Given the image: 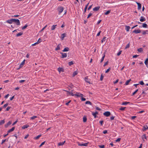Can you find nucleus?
I'll list each match as a JSON object with an SVG mask.
<instances>
[{"label":"nucleus","instance_id":"1","mask_svg":"<svg viewBox=\"0 0 148 148\" xmlns=\"http://www.w3.org/2000/svg\"><path fill=\"white\" fill-rule=\"evenodd\" d=\"M58 11L59 12V14H60L64 10V8L62 6H60L58 8Z\"/></svg>","mask_w":148,"mask_h":148},{"label":"nucleus","instance_id":"2","mask_svg":"<svg viewBox=\"0 0 148 148\" xmlns=\"http://www.w3.org/2000/svg\"><path fill=\"white\" fill-rule=\"evenodd\" d=\"M13 21L14 23H15L17 25H20V22L19 20L18 19H15L13 18Z\"/></svg>","mask_w":148,"mask_h":148},{"label":"nucleus","instance_id":"3","mask_svg":"<svg viewBox=\"0 0 148 148\" xmlns=\"http://www.w3.org/2000/svg\"><path fill=\"white\" fill-rule=\"evenodd\" d=\"M103 114L107 116H108L110 115V112L109 111H106L103 113Z\"/></svg>","mask_w":148,"mask_h":148},{"label":"nucleus","instance_id":"4","mask_svg":"<svg viewBox=\"0 0 148 148\" xmlns=\"http://www.w3.org/2000/svg\"><path fill=\"white\" fill-rule=\"evenodd\" d=\"M77 97H82L83 96V95L82 94H80L79 92H76L75 95Z\"/></svg>","mask_w":148,"mask_h":148},{"label":"nucleus","instance_id":"5","mask_svg":"<svg viewBox=\"0 0 148 148\" xmlns=\"http://www.w3.org/2000/svg\"><path fill=\"white\" fill-rule=\"evenodd\" d=\"M60 53L62 54V56H61V58H64L67 57V55L66 53Z\"/></svg>","mask_w":148,"mask_h":148},{"label":"nucleus","instance_id":"6","mask_svg":"<svg viewBox=\"0 0 148 148\" xmlns=\"http://www.w3.org/2000/svg\"><path fill=\"white\" fill-rule=\"evenodd\" d=\"M78 145L79 146H87L88 145V143H78Z\"/></svg>","mask_w":148,"mask_h":148},{"label":"nucleus","instance_id":"7","mask_svg":"<svg viewBox=\"0 0 148 148\" xmlns=\"http://www.w3.org/2000/svg\"><path fill=\"white\" fill-rule=\"evenodd\" d=\"M12 123V121H10L8 122L6 124H5V128H7Z\"/></svg>","mask_w":148,"mask_h":148},{"label":"nucleus","instance_id":"8","mask_svg":"<svg viewBox=\"0 0 148 148\" xmlns=\"http://www.w3.org/2000/svg\"><path fill=\"white\" fill-rule=\"evenodd\" d=\"M140 32L141 31L140 29H135L133 31L132 33L137 34L140 33Z\"/></svg>","mask_w":148,"mask_h":148},{"label":"nucleus","instance_id":"9","mask_svg":"<svg viewBox=\"0 0 148 148\" xmlns=\"http://www.w3.org/2000/svg\"><path fill=\"white\" fill-rule=\"evenodd\" d=\"M61 46V44H59L57 46L56 48L55 49V50L56 51L60 49V47Z\"/></svg>","mask_w":148,"mask_h":148},{"label":"nucleus","instance_id":"10","mask_svg":"<svg viewBox=\"0 0 148 148\" xmlns=\"http://www.w3.org/2000/svg\"><path fill=\"white\" fill-rule=\"evenodd\" d=\"M100 7L99 6H98L97 7H95L93 9V11H98L100 8Z\"/></svg>","mask_w":148,"mask_h":148},{"label":"nucleus","instance_id":"11","mask_svg":"<svg viewBox=\"0 0 148 148\" xmlns=\"http://www.w3.org/2000/svg\"><path fill=\"white\" fill-rule=\"evenodd\" d=\"M13 18H11L10 19L8 20L6 22L9 24H11L12 23V22H13Z\"/></svg>","mask_w":148,"mask_h":148},{"label":"nucleus","instance_id":"12","mask_svg":"<svg viewBox=\"0 0 148 148\" xmlns=\"http://www.w3.org/2000/svg\"><path fill=\"white\" fill-rule=\"evenodd\" d=\"M85 80L87 83H88L89 84H90V82L89 81V79H88V76H86L85 77Z\"/></svg>","mask_w":148,"mask_h":148},{"label":"nucleus","instance_id":"13","mask_svg":"<svg viewBox=\"0 0 148 148\" xmlns=\"http://www.w3.org/2000/svg\"><path fill=\"white\" fill-rule=\"evenodd\" d=\"M136 3L138 5V9L139 10H140L141 8V5L140 3L138 2H136Z\"/></svg>","mask_w":148,"mask_h":148},{"label":"nucleus","instance_id":"14","mask_svg":"<svg viewBox=\"0 0 148 148\" xmlns=\"http://www.w3.org/2000/svg\"><path fill=\"white\" fill-rule=\"evenodd\" d=\"M66 34L65 33H63L61 35V39L62 40H63L64 38L66 36Z\"/></svg>","mask_w":148,"mask_h":148},{"label":"nucleus","instance_id":"15","mask_svg":"<svg viewBox=\"0 0 148 148\" xmlns=\"http://www.w3.org/2000/svg\"><path fill=\"white\" fill-rule=\"evenodd\" d=\"M97 114H98V112L97 111H96L95 112H92V114L94 116L95 118L97 117L96 115Z\"/></svg>","mask_w":148,"mask_h":148},{"label":"nucleus","instance_id":"16","mask_svg":"<svg viewBox=\"0 0 148 148\" xmlns=\"http://www.w3.org/2000/svg\"><path fill=\"white\" fill-rule=\"evenodd\" d=\"M15 127H12L11 129H10V130L8 131V133H9L13 131L15 129Z\"/></svg>","mask_w":148,"mask_h":148},{"label":"nucleus","instance_id":"17","mask_svg":"<svg viewBox=\"0 0 148 148\" xmlns=\"http://www.w3.org/2000/svg\"><path fill=\"white\" fill-rule=\"evenodd\" d=\"M145 64L146 65V66L147 67H148V58H146V60H145Z\"/></svg>","mask_w":148,"mask_h":148},{"label":"nucleus","instance_id":"18","mask_svg":"<svg viewBox=\"0 0 148 148\" xmlns=\"http://www.w3.org/2000/svg\"><path fill=\"white\" fill-rule=\"evenodd\" d=\"M69 50V48L68 47H66L64 48V50L62 51L63 52H66L68 51Z\"/></svg>","mask_w":148,"mask_h":148},{"label":"nucleus","instance_id":"19","mask_svg":"<svg viewBox=\"0 0 148 148\" xmlns=\"http://www.w3.org/2000/svg\"><path fill=\"white\" fill-rule=\"evenodd\" d=\"M25 60H24L21 63V64L20 65V68L22 67V66L25 63Z\"/></svg>","mask_w":148,"mask_h":148},{"label":"nucleus","instance_id":"20","mask_svg":"<svg viewBox=\"0 0 148 148\" xmlns=\"http://www.w3.org/2000/svg\"><path fill=\"white\" fill-rule=\"evenodd\" d=\"M29 127V125H25L22 127V128L23 129H24L25 128H27Z\"/></svg>","mask_w":148,"mask_h":148},{"label":"nucleus","instance_id":"21","mask_svg":"<svg viewBox=\"0 0 148 148\" xmlns=\"http://www.w3.org/2000/svg\"><path fill=\"white\" fill-rule=\"evenodd\" d=\"M148 129V127L146 125L143 127V131H145L147 130Z\"/></svg>","mask_w":148,"mask_h":148},{"label":"nucleus","instance_id":"22","mask_svg":"<svg viewBox=\"0 0 148 148\" xmlns=\"http://www.w3.org/2000/svg\"><path fill=\"white\" fill-rule=\"evenodd\" d=\"M66 92H67L68 93H69V94L71 95L72 96H74L75 95V94H73V92H69V91H67L66 90H64Z\"/></svg>","mask_w":148,"mask_h":148},{"label":"nucleus","instance_id":"23","mask_svg":"<svg viewBox=\"0 0 148 148\" xmlns=\"http://www.w3.org/2000/svg\"><path fill=\"white\" fill-rule=\"evenodd\" d=\"M87 121V118L86 116H84L83 117V121L84 122H86Z\"/></svg>","mask_w":148,"mask_h":148},{"label":"nucleus","instance_id":"24","mask_svg":"<svg viewBox=\"0 0 148 148\" xmlns=\"http://www.w3.org/2000/svg\"><path fill=\"white\" fill-rule=\"evenodd\" d=\"M65 142V141H64L63 142H60L58 143V145L59 146H62L63 145L64 143Z\"/></svg>","mask_w":148,"mask_h":148},{"label":"nucleus","instance_id":"25","mask_svg":"<svg viewBox=\"0 0 148 148\" xmlns=\"http://www.w3.org/2000/svg\"><path fill=\"white\" fill-rule=\"evenodd\" d=\"M130 29V27L129 26H125V29L126 31L128 32L129 31Z\"/></svg>","mask_w":148,"mask_h":148},{"label":"nucleus","instance_id":"26","mask_svg":"<svg viewBox=\"0 0 148 148\" xmlns=\"http://www.w3.org/2000/svg\"><path fill=\"white\" fill-rule=\"evenodd\" d=\"M5 122V121L4 120H1L0 121V125H2L4 124Z\"/></svg>","mask_w":148,"mask_h":148},{"label":"nucleus","instance_id":"27","mask_svg":"<svg viewBox=\"0 0 148 148\" xmlns=\"http://www.w3.org/2000/svg\"><path fill=\"white\" fill-rule=\"evenodd\" d=\"M131 79H129L128 80H127L125 83V85H127L129 84V83L131 81Z\"/></svg>","mask_w":148,"mask_h":148},{"label":"nucleus","instance_id":"28","mask_svg":"<svg viewBox=\"0 0 148 148\" xmlns=\"http://www.w3.org/2000/svg\"><path fill=\"white\" fill-rule=\"evenodd\" d=\"M23 34V32H20V33H18L16 35V36L17 37H18L22 35Z\"/></svg>","mask_w":148,"mask_h":148},{"label":"nucleus","instance_id":"29","mask_svg":"<svg viewBox=\"0 0 148 148\" xmlns=\"http://www.w3.org/2000/svg\"><path fill=\"white\" fill-rule=\"evenodd\" d=\"M130 103V102H123L122 104V105H126L127 104H129Z\"/></svg>","mask_w":148,"mask_h":148},{"label":"nucleus","instance_id":"30","mask_svg":"<svg viewBox=\"0 0 148 148\" xmlns=\"http://www.w3.org/2000/svg\"><path fill=\"white\" fill-rule=\"evenodd\" d=\"M89 3H88L85 6V9H84V13H85L86 12V10L87 9V7H88V4H89Z\"/></svg>","mask_w":148,"mask_h":148},{"label":"nucleus","instance_id":"31","mask_svg":"<svg viewBox=\"0 0 148 148\" xmlns=\"http://www.w3.org/2000/svg\"><path fill=\"white\" fill-rule=\"evenodd\" d=\"M147 25L145 23H143L142 25V27L144 28H147Z\"/></svg>","mask_w":148,"mask_h":148},{"label":"nucleus","instance_id":"32","mask_svg":"<svg viewBox=\"0 0 148 148\" xmlns=\"http://www.w3.org/2000/svg\"><path fill=\"white\" fill-rule=\"evenodd\" d=\"M57 26V25H53L51 27V30H53L55 29L56 28V26Z\"/></svg>","mask_w":148,"mask_h":148},{"label":"nucleus","instance_id":"33","mask_svg":"<svg viewBox=\"0 0 148 148\" xmlns=\"http://www.w3.org/2000/svg\"><path fill=\"white\" fill-rule=\"evenodd\" d=\"M140 21L141 22H144L146 21V19L145 18H141L140 19Z\"/></svg>","mask_w":148,"mask_h":148},{"label":"nucleus","instance_id":"34","mask_svg":"<svg viewBox=\"0 0 148 148\" xmlns=\"http://www.w3.org/2000/svg\"><path fill=\"white\" fill-rule=\"evenodd\" d=\"M77 71H75V72H74L73 74V75H72V76L73 77H74V76H75L76 75H77Z\"/></svg>","mask_w":148,"mask_h":148},{"label":"nucleus","instance_id":"35","mask_svg":"<svg viewBox=\"0 0 148 148\" xmlns=\"http://www.w3.org/2000/svg\"><path fill=\"white\" fill-rule=\"evenodd\" d=\"M41 136V134H40V135H38L36 137H35L34 138V139H36V140H37V139H38Z\"/></svg>","mask_w":148,"mask_h":148},{"label":"nucleus","instance_id":"36","mask_svg":"<svg viewBox=\"0 0 148 148\" xmlns=\"http://www.w3.org/2000/svg\"><path fill=\"white\" fill-rule=\"evenodd\" d=\"M137 50L139 52H141L142 51H143V49L142 48H140L139 49H137Z\"/></svg>","mask_w":148,"mask_h":148},{"label":"nucleus","instance_id":"37","mask_svg":"<svg viewBox=\"0 0 148 148\" xmlns=\"http://www.w3.org/2000/svg\"><path fill=\"white\" fill-rule=\"evenodd\" d=\"M85 104H89L90 105H92V103L90 101H86L85 103Z\"/></svg>","mask_w":148,"mask_h":148},{"label":"nucleus","instance_id":"38","mask_svg":"<svg viewBox=\"0 0 148 148\" xmlns=\"http://www.w3.org/2000/svg\"><path fill=\"white\" fill-rule=\"evenodd\" d=\"M27 26L28 25L27 24H26L24 26L22 27V29L23 30L26 28Z\"/></svg>","mask_w":148,"mask_h":148},{"label":"nucleus","instance_id":"39","mask_svg":"<svg viewBox=\"0 0 148 148\" xmlns=\"http://www.w3.org/2000/svg\"><path fill=\"white\" fill-rule=\"evenodd\" d=\"M147 32H148V31L147 30L143 31L142 32V34L143 35L146 34H147Z\"/></svg>","mask_w":148,"mask_h":148},{"label":"nucleus","instance_id":"40","mask_svg":"<svg viewBox=\"0 0 148 148\" xmlns=\"http://www.w3.org/2000/svg\"><path fill=\"white\" fill-rule=\"evenodd\" d=\"M105 57V55L104 54L103 56L102 57L101 60L100 61L101 63L102 62H103V61L104 60Z\"/></svg>","mask_w":148,"mask_h":148},{"label":"nucleus","instance_id":"41","mask_svg":"<svg viewBox=\"0 0 148 148\" xmlns=\"http://www.w3.org/2000/svg\"><path fill=\"white\" fill-rule=\"evenodd\" d=\"M138 89L136 90L134 92H133L132 95V96L134 95L138 91Z\"/></svg>","mask_w":148,"mask_h":148},{"label":"nucleus","instance_id":"42","mask_svg":"<svg viewBox=\"0 0 148 148\" xmlns=\"http://www.w3.org/2000/svg\"><path fill=\"white\" fill-rule=\"evenodd\" d=\"M69 65L70 66L73 65V63L72 61L68 63Z\"/></svg>","mask_w":148,"mask_h":148},{"label":"nucleus","instance_id":"43","mask_svg":"<svg viewBox=\"0 0 148 148\" xmlns=\"http://www.w3.org/2000/svg\"><path fill=\"white\" fill-rule=\"evenodd\" d=\"M62 69L61 68H58V70L59 72H60L61 71H63Z\"/></svg>","mask_w":148,"mask_h":148},{"label":"nucleus","instance_id":"44","mask_svg":"<svg viewBox=\"0 0 148 148\" xmlns=\"http://www.w3.org/2000/svg\"><path fill=\"white\" fill-rule=\"evenodd\" d=\"M37 118V116H34L31 117L30 119L31 120H32L34 119L35 118Z\"/></svg>","mask_w":148,"mask_h":148},{"label":"nucleus","instance_id":"45","mask_svg":"<svg viewBox=\"0 0 148 148\" xmlns=\"http://www.w3.org/2000/svg\"><path fill=\"white\" fill-rule=\"evenodd\" d=\"M110 10H108L105 13V14L107 15L108 14H109L110 13Z\"/></svg>","mask_w":148,"mask_h":148},{"label":"nucleus","instance_id":"46","mask_svg":"<svg viewBox=\"0 0 148 148\" xmlns=\"http://www.w3.org/2000/svg\"><path fill=\"white\" fill-rule=\"evenodd\" d=\"M126 108V107H121L120 109L119 110H125V108Z\"/></svg>","mask_w":148,"mask_h":148},{"label":"nucleus","instance_id":"47","mask_svg":"<svg viewBox=\"0 0 148 148\" xmlns=\"http://www.w3.org/2000/svg\"><path fill=\"white\" fill-rule=\"evenodd\" d=\"M111 68H110L109 67L108 69H107L106 71H105V73H108L110 70Z\"/></svg>","mask_w":148,"mask_h":148},{"label":"nucleus","instance_id":"48","mask_svg":"<svg viewBox=\"0 0 148 148\" xmlns=\"http://www.w3.org/2000/svg\"><path fill=\"white\" fill-rule=\"evenodd\" d=\"M92 14L91 13H90L88 15V16H87V18H90V17L92 15Z\"/></svg>","mask_w":148,"mask_h":148},{"label":"nucleus","instance_id":"49","mask_svg":"<svg viewBox=\"0 0 148 148\" xmlns=\"http://www.w3.org/2000/svg\"><path fill=\"white\" fill-rule=\"evenodd\" d=\"M8 141V140H7L6 139H5L4 140H2V142L1 143V145L3 144L6 141Z\"/></svg>","mask_w":148,"mask_h":148},{"label":"nucleus","instance_id":"50","mask_svg":"<svg viewBox=\"0 0 148 148\" xmlns=\"http://www.w3.org/2000/svg\"><path fill=\"white\" fill-rule=\"evenodd\" d=\"M103 74H102L101 75V77L100 78V80L101 81H102L103 80Z\"/></svg>","mask_w":148,"mask_h":148},{"label":"nucleus","instance_id":"51","mask_svg":"<svg viewBox=\"0 0 148 148\" xmlns=\"http://www.w3.org/2000/svg\"><path fill=\"white\" fill-rule=\"evenodd\" d=\"M122 52V51H120L118 53H117V56H119L121 54Z\"/></svg>","mask_w":148,"mask_h":148},{"label":"nucleus","instance_id":"52","mask_svg":"<svg viewBox=\"0 0 148 148\" xmlns=\"http://www.w3.org/2000/svg\"><path fill=\"white\" fill-rule=\"evenodd\" d=\"M8 105V103H7L5 104L3 106V108H6Z\"/></svg>","mask_w":148,"mask_h":148},{"label":"nucleus","instance_id":"53","mask_svg":"<svg viewBox=\"0 0 148 148\" xmlns=\"http://www.w3.org/2000/svg\"><path fill=\"white\" fill-rule=\"evenodd\" d=\"M129 47H130V44H129V43L128 44H127L126 45V47H125V49H126L128 48Z\"/></svg>","mask_w":148,"mask_h":148},{"label":"nucleus","instance_id":"54","mask_svg":"<svg viewBox=\"0 0 148 148\" xmlns=\"http://www.w3.org/2000/svg\"><path fill=\"white\" fill-rule=\"evenodd\" d=\"M81 100L82 101H85L86 100V99L85 98H84L82 97H81Z\"/></svg>","mask_w":148,"mask_h":148},{"label":"nucleus","instance_id":"55","mask_svg":"<svg viewBox=\"0 0 148 148\" xmlns=\"http://www.w3.org/2000/svg\"><path fill=\"white\" fill-rule=\"evenodd\" d=\"M142 138L143 139H144V138L146 139V136L145 134H144L142 136Z\"/></svg>","mask_w":148,"mask_h":148},{"label":"nucleus","instance_id":"56","mask_svg":"<svg viewBox=\"0 0 148 148\" xmlns=\"http://www.w3.org/2000/svg\"><path fill=\"white\" fill-rule=\"evenodd\" d=\"M99 147L101 148H104L105 146L104 145H99Z\"/></svg>","mask_w":148,"mask_h":148},{"label":"nucleus","instance_id":"57","mask_svg":"<svg viewBox=\"0 0 148 148\" xmlns=\"http://www.w3.org/2000/svg\"><path fill=\"white\" fill-rule=\"evenodd\" d=\"M139 83L140 85H143L144 84L143 81H141Z\"/></svg>","mask_w":148,"mask_h":148},{"label":"nucleus","instance_id":"58","mask_svg":"<svg viewBox=\"0 0 148 148\" xmlns=\"http://www.w3.org/2000/svg\"><path fill=\"white\" fill-rule=\"evenodd\" d=\"M106 40V37H104L101 40V42L102 43L103 41H105Z\"/></svg>","mask_w":148,"mask_h":148},{"label":"nucleus","instance_id":"59","mask_svg":"<svg viewBox=\"0 0 148 148\" xmlns=\"http://www.w3.org/2000/svg\"><path fill=\"white\" fill-rule=\"evenodd\" d=\"M41 41V40L40 38H39L38 41L37 42L38 43V44H39L40 42Z\"/></svg>","mask_w":148,"mask_h":148},{"label":"nucleus","instance_id":"60","mask_svg":"<svg viewBox=\"0 0 148 148\" xmlns=\"http://www.w3.org/2000/svg\"><path fill=\"white\" fill-rule=\"evenodd\" d=\"M11 108V107H10V106H8V107H7V108H6V111H8V110H9Z\"/></svg>","mask_w":148,"mask_h":148},{"label":"nucleus","instance_id":"61","mask_svg":"<svg viewBox=\"0 0 148 148\" xmlns=\"http://www.w3.org/2000/svg\"><path fill=\"white\" fill-rule=\"evenodd\" d=\"M121 140V138H117L116 140V142H118L120 141V140Z\"/></svg>","mask_w":148,"mask_h":148},{"label":"nucleus","instance_id":"62","mask_svg":"<svg viewBox=\"0 0 148 148\" xmlns=\"http://www.w3.org/2000/svg\"><path fill=\"white\" fill-rule=\"evenodd\" d=\"M108 61H107L106 62H105V63L104 64L103 66H105L106 65H107L108 64Z\"/></svg>","mask_w":148,"mask_h":148},{"label":"nucleus","instance_id":"63","mask_svg":"<svg viewBox=\"0 0 148 148\" xmlns=\"http://www.w3.org/2000/svg\"><path fill=\"white\" fill-rule=\"evenodd\" d=\"M25 80H20L19 82V83H22L23 82H25Z\"/></svg>","mask_w":148,"mask_h":148},{"label":"nucleus","instance_id":"64","mask_svg":"<svg viewBox=\"0 0 148 148\" xmlns=\"http://www.w3.org/2000/svg\"><path fill=\"white\" fill-rule=\"evenodd\" d=\"M71 100L69 101L67 103H66L65 104L67 106H68L69 105V103H70L71 102Z\"/></svg>","mask_w":148,"mask_h":148}]
</instances>
